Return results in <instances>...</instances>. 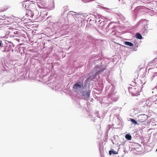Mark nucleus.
Masks as SVG:
<instances>
[{
    "instance_id": "nucleus-14",
    "label": "nucleus",
    "mask_w": 157,
    "mask_h": 157,
    "mask_svg": "<svg viewBox=\"0 0 157 157\" xmlns=\"http://www.w3.org/2000/svg\"><path fill=\"white\" fill-rule=\"evenodd\" d=\"M112 152L114 154H116L118 153V152L115 151H112Z\"/></svg>"
},
{
    "instance_id": "nucleus-17",
    "label": "nucleus",
    "mask_w": 157,
    "mask_h": 157,
    "mask_svg": "<svg viewBox=\"0 0 157 157\" xmlns=\"http://www.w3.org/2000/svg\"><path fill=\"white\" fill-rule=\"evenodd\" d=\"M112 151H109V154L110 155H111V153H112Z\"/></svg>"
},
{
    "instance_id": "nucleus-11",
    "label": "nucleus",
    "mask_w": 157,
    "mask_h": 157,
    "mask_svg": "<svg viewBox=\"0 0 157 157\" xmlns=\"http://www.w3.org/2000/svg\"><path fill=\"white\" fill-rule=\"evenodd\" d=\"M125 138L128 140H131L132 139V136L129 134H126L125 135Z\"/></svg>"
},
{
    "instance_id": "nucleus-7",
    "label": "nucleus",
    "mask_w": 157,
    "mask_h": 157,
    "mask_svg": "<svg viewBox=\"0 0 157 157\" xmlns=\"http://www.w3.org/2000/svg\"><path fill=\"white\" fill-rule=\"evenodd\" d=\"M130 90L131 92L134 94H137L138 93L139 90L134 87L131 88Z\"/></svg>"
},
{
    "instance_id": "nucleus-19",
    "label": "nucleus",
    "mask_w": 157,
    "mask_h": 157,
    "mask_svg": "<svg viewBox=\"0 0 157 157\" xmlns=\"http://www.w3.org/2000/svg\"><path fill=\"white\" fill-rule=\"evenodd\" d=\"M156 151H157V149L156 150Z\"/></svg>"
},
{
    "instance_id": "nucleus-6",
    "label": "nucleus",
    "mask_w": 157,
    "mask_h": 157,
    "mask_svg": "<svg viewBox=\"0 0 157 157\" xmlns=\"http://www.w3.org/2000/svg\"><path fill=\"white\" fill-rule=\"evenodd\" d=\"M4 21H5L6 25H10L12 24L13 22V19L11 17H7L4 19Z\"/></svg>"
},
{
    "instance_id": "nucleus-8",
    "label": "nucleus",
    "mask_w": 157,
    "mask_h": 157,
    "mask_svg": "<svg viewBox=\"0 0 157 157\" xmlns=\"http://www.w3.org/2000/svg\"><path fill=\"white\" fill-rule=\"evenodd\" d=\"M6 24L4 19L0 18V26L1 27H4L6 25Z\"/></svg>"
},
{
    "instance_id": "nucleus-16",
    "label": "nucleus",
    "mask_w": 157,
    "mask_h": 157,
    "mask_svg": "<svg viewBox=\"0 0 157 157\" xmlns=\"http://www.w3.org/2000/svg\"><path fill=\"white\" fill-rule=\"evenodd\" d=\"M2 44L1 42H0V47H2Z\"/></svg>"
},
{
    "instance_id": "nucleus-9",
    "label": "nucleus",
    "mask_w": 157,
    "mask_h": 157,
    "mask_svg": "<svg viewBox=\"0 0 157 157\" xmlns=\"http://www.w3.org/2000/svg\"><path fill=\"white\" fill-rule=\"evenodd\" d=\"M9 8L8 6L7 5H3L1 7V10L2 11H4L6 10Z\"/></svg>"
},
{
    "instance_id": "nucleus-20",
    "label": "nucleus",
    "mask_w": 157,
    "mask_h": 157,
    "mask_svg": "<svg viewBox=\"0 0 157 157\" xmlns=\"http://www.w3.org/2000/svg\"><path fill=\"white\" fill-rule=\"evenodd\" d=\"M156 100H157V99H156Z\"/></svg>"
},
{
    "instance_id": "nucleus-10",
    "label": "nucleus",
    "mask_w": 157,
    "mask_h": 157,
    "mask_svg": "<svg viewBox=\"0 0 157 157\" xmlns=\"http://www.w3.org/2000/svg\"><path fill=\"white\" fill-rule=\"evenodd\" d=\"M124 44L126 45H127L130 47L133 46V45L132 43L128 41H124Z\"/></svg>"
},
{
    "instance_id": "nucleus-12",
    "label": "nucleus",
    "mask_w": 157,
    "mask_h": 157,
    "mask_svg": "<svg viewBox=\"0 0 157 157\" xmlns=\"http://www.w3.org/2000/svg\"><path fill=\"white\" fill-rule=\"evenodd\" d=\"M130 120L131 121L133 124H137V123L136 121L134 119L132 118H130Z\"/></svg>"
},
{
    "instance_id": "nucleus-3",
    "label": "nucleus",
    "mask_w": 157,
    "mask_h": 157,
    "mask_svg": "<svg viewBox=\"0 0 157 157\" xmlns=\"http://www.w3.org/2000/svg\"><path fill=\"white\" fill-rule=\"evenodd\" d=\"M82 96L84 97V99L86 100H88L90 97V91H80Z\"/></svg>"
},
{
    "instance_id": "nucleus-5",
    "label": "nucleus",
    "mask_w": 157,
    "mask_h": 157,
    "mask_svg": "<svg viewBox=\"0 0 157 157\" xmlns=\"http://www.w3.org/2000/svg\"><path fill=\"white\" fill-rule=\"evenodd\" d=\"M83 87V84L82 82L80 84L76 83L74 85L73 88L74 89L78 90V89L82 88Z\"/></svg>"
},
{
    "instance_id": "nucleus-4",
    "label": "nucleus",
    "mask_w": 157,
    "mask_h": 157,
    "mask_svg": "<svg viewBox=\"0 0 157 157\" xmlns=\"http://www.w3.org/2000/svg\"><path fill=\"white\" fill-rule=\"evenodd\" d=\"M147 116L145 114L140 115L138 117V121L140 122H143L146 121Z\"/></svg>"
},
{
    "instance_id": "nucleus-15",
    "label": "nucleus",
    "mask_w": 157,
    "mask_h": 157,
    "mask_svg": "<svg viewBox=\"0 0 157 157\" xmlns=\"http://www.w3.org/2000/svg\"><path fill=\"white\" fill-rule=\"evenodd\" d=\"M22 6L24 7L26 9V5L25 4H23L22 5Z\"/></svg>"
},
{
    "instance_id": "nucleus-1",
    "label": "nucleus",
    "mask_w": 157,
    "mask_h": 157,
    "mask_svg": "<svg viewBox=\"0 0 157 157\" xmlns=\"http://www.w3.org/2000/svg\"><path fill=\"white\" fill-rule=\"evenodd\" d=\"M105 69V67H103L101 66H98L95 67L93 70V73L96 72V73L93 75V77L91 79L93 80L98 79L99 78V76L98 75L101 72H103Z\"/></svg>"
},
{
    "instance_id": "nucleus-18",
    "label": "nucleus",
    "mask_w": 157,
    "mask_h": 157,
    "mask_svg": "<svg viewBox=\"0 0 157 157\" xmlns=\"http://www.w3.org/2000/svg\"><path fill=\"white\" fill-rule=\"evenodd\" d=\"M30 0H26L25 2H28V1L29 2V1H30Z\"/></svg>"
},
{
    "instance_id": "nucleus-2",
    "label": "nucleus",
    "mask_w": 157,
    "mask_h": 157,
    "mask_svg": "<svg viewBox=\"0 0 157 157\" xmlns=\"http://www.w3.org/2000/svg\"><path fill=\"white\" fill-rule=\"evenodd\" d=\"M28 10H29L31 12H33L34 11L36 10V8L35 4L34 3L30 4L26 8Z\"/></svg>"
},
{
    "instance_id": "nucleus-13",
    "label": "nucleus",
    "mask_w": 157,
    "mask_h": 157,
    "mask_svg": "<svg viewBox=\"0 0 157 157\" xmlns=\"http://www.w3.org/2000/svg\"><path fill=\"white\" fill-rule=\"evenodd\" d=\"M136 37L139 39H141L142 38L141 35L139 33H137L136 34Z\"/></svg>"
}]
</instances>
